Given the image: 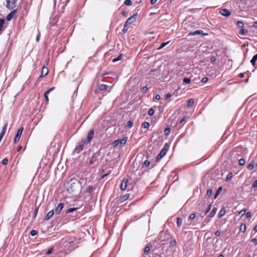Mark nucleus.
I'll return each mask as SVG.
<instances>
[{"instance_id":"e2e57ef3","label":"nucleus","mask_w":257,"mask_h":257,"mask_svg":"<svg viewBox=\"0 0 257 257\" xmlns=\"http://www.w3.org/2000/svg\"><path fill=\"white\" fill-rule=\"evenodd\" d=\"M220 231L219 230H218L215 232V235L216 236H219L220 235Z\"/></svg>"},{"instance_id":"6e6d98bb","label":"nucleus","mask_w":257,"mask_h":257,"mask_svg":"<svg viewBox=\"0 0 257 257\" xmlns=\"http://www.w3.org/2000/svg\"><path fill=\"white\" fill-rule=\"evenodd\" d=\"M211 204H209L208 207H207V210H206V211L204 213V214H207L209 211V210L211 209Z\"/></svg>"},{"instance_id":"9d476101","label":"nucleus","mask_w":257,"mask_h":257,"mask_svg":"<svg viewBox=\"0 0 257 257\" xmlns=\"http://www.w3.org/2000/svg\"><path fill=\"white\" fill-rule=\"evenodd\" d=\"M55 89V87H52L50 88H49L47 91L45 92V93H44V97H45V100L47 101V102H48L49 101V98H48V94L52 91H53L54 89Z\"/></svg>"},{"instance_id":"a18cd8bd","label":"nucleus","mask_w":257,"mask_h":257,"mask_svg":"<svg viewBox=\"0 0 257 257\" xmlns=\"http://www.w3.org/2000/svg\"><path fill=\"white\" fill-rule=\"evenodd\" d=\"M7 126H8V123H6V124H5L4 127H3V129H2V131L1 132L3 133L4 134H5L6 130H7Z\"/></svg>"},{"instance_id":"7ed1b4c3","label":"nucleus","mask_w":257,"mask_h":257,"mask_svg":"<svg viewBox=\"0 0 257 257\" xmlns=\"http://www.w3.org/2000/svg\"><path fill=\"white\" fill-rule=\"evenodd\" d=\"M16 7V0H7V7L9 10H14Z\"/></svg>"},{"instance_id":"e433bc0d","label":"nucleus","mask_w":257,"mask_h":257,"mask_svg":"<svg viewBox=\"0 0 257 257\" xmlns=\"http://www.w3.org/2000/svg\"><path fill=\"white\" fill-rule=\"evenodd\" d=\"M155 110L153 108H150L148 111V115L149 116H152L154 115Z\"/></svg>"},{"instance_id":"de8ad7c7","label":"nucleus","mask_w":257,"mask_h":257,"mask_svg":"<svg viewBox=\"0 0 257 257\" xmlns=\"http://www.w3.org/2000/svg\"><path fill=\"white\" fill-rule=\"evenodd\" d=\"M148 90V88L147 86H144L142 88V92L144 93H146Z\"/></svg>"},{"instance_id":"a878e982","label":"nucleus","mask_w":257,"mask_h":257,"mask_svg":"<svg viewBox=\"0 0 257 257\" xmlns=\"http://www.w3.org/2000/svg\"><path fill=\"white\" fill-rule=\"evenodd\" d=\"M236 25L237 27H238V28H243L244 26V24L241 21H237Z\"/></svg>"},{"instance_id":"4c0bfd02","label":"nucleus","mask_w":257,"mask_h":257,"mask_svg":"<svg viewBox=\"0 0 257 257\" xmlns=\"http://www.w3.org/2000/svg\"><path fill=\"white\" fill-rule=\"evenodd\" d=\"M150 164V162L149 160H146L143 164V167H148Z\"/></svg>"},{"instance_id":"052dcab7","label":"nucleus","mask_w":257,"mask_h":257,"mask_svg":"<svg viewBox=\"0 0 257 257\" xmlns=\"http://www.w3.org/2000/svg\"><path fill=\"white\" fill-rule=\"evenodd\" d=\"M252 187L253 188H257V180H255L253 183Z\"/></svg>"},{"instance_id":"4468645a","label":"nucleus","mask_w":257,"mask_h":257,"mask_svg":"<svg viewBox=\"0 0 257 257\" xmlns=\"http://www.w3.org/2000/svg\"><path fill=\"white\" fill-rule=\"evenodd\" d=\"M225 212H226V211H225V208L224 207L222 208L218 213V218H221V217H222L225 215Z\"/></svg>"},{"instance_id":"423d86ee","label":"nucleus","mask_w":257,"mask_h":257,"mask_svg":"<svg viewBox=\"0 0 257 257\" xmlns=\"http://www.w3.org/2000/svg\"><path fill=\"white\" fill-rule=\"evenodd\" d=\"M219 14L225 17H228L231 15V12L226 9H221L219 11Z\"/></svg>"},{"instance_id":"5fc2aeb1","label":"nucleus","mask_w":257,"mask_h":257,"mask_svg":"<svg viewBox=\"0 0 257 257\" xmlns=\"http://www.w3.org/2000/svg\"><path fill=\"white\" fill-rule=\"evenodd\" d=\"M8 160L6 158H5L3 160H2V164L3 165H7L8 164Z\"/></svg>"},{"instance_id":"bb28decb","label":"nucleus","mask_w":257,"mask_h":257,"mask_svg":"<svg viewBox=\"0 0 257 257\" xmlns=\"http://www.w3.org/2000/svg\"><path fill=\"white\" fill-rule=\"evenodd\" d=\"M191 82V79L188 77H185L183 79V82L185 84H189Z\"/></svg>"},{"instance_id":"c756f323","label":"nucleus","mask_w":257,"mask_h":257,"mask_svg":"<svg viewBox=\"0 0 257 257\" xmlns=\"http://www.w3.org/2000/svg\"><path fill=\"white\" fill-rule=\"evenodd\" d=\"M142 127L145 128H148L150 126V123L149 122H147V121H144L143 123H142Z\"/></svg>"},{"instance_id":"680f3d73","label":"nucleus","mask_w":257,"mask_h":257,"mask_svg":"<svg viewBox=\"0 0 257 257\" xmlns=\"http://www.w3.org/2000/svg\"><path fill=\"white\" fill-rule=\"evenodd\" d=\"M121 14L125 17H126L127 16V15H128V13L126 11H122L121 12Z\"/></svg>"},{"instance_id":"72a5a7b5","label":"nucleus","mask_w":257,"mask_h":257,"mask_svg":"<svg viewBox=\"0 0 257 257\" xmlns=\"http://www.w3.org/2000/svg\"><path fill=\"white\" fill-rule=\"evenodd\" d=\"M21 136H18V135H16L15 137L14 140V144L17 143L20 139Z\"/></svg>"},{"instance_id":"2eb2a0df","label":"nucleus","mask_w":257,"mask_h":257,"mask_svg":"<svg viewBox=\"0 0 257 257\" xmlns=\"http://www.w3.org/2000/svg\"><path fill=\"white\" fill-rule=\"evenodd\" d=\"M16 13V11H13L11 12L7 17V20L8 21H11L14 17Z\"/></svg>"},{"instance_id":"20e7f679","label":"nucleus","mask_w":257,"mask_h":257,"mask_svg":"<svg viewBox=\"0 0 257 257\" xmlns=\"http://www.w3.org/2000/svg\"><path fill=\"white\" fill-rule=\"evenodd\" d=\"M138 17V15L137 13L133 14L132 17L128 18L126 21L125 23H126V25H129L134 23L136 21Z\"/></svg>"},{"instance_id":"f704fd0d","label":"nucleus","mask_w":257,"mask_h":257,"mask_svg":"<svg viewBox=\"0 0 257 257\" xmlns=\"http://www.w3.org/2000/svg\"><path fill=\"white\" fill-rule=\"evenodd\" d=\"M76 209H77L76 208H70L67 210L66 214H68V213L73 212V211H75Z\"/></svg>"},{"instance_id":"f3484780","label":"nucleus","mask_w":257,"mask_h":257,"mask_svg":"<svg viewBox=\"0 0 257 257\" xmlns=\"http://www.w3.org/2000/svg\"><path fill=\"white\" fill-rule=\"evenodd\" d=\"M254 162L253 161H251L250 162V163L247 165V169L249 170H251L254 167Z\"/></svg>"},{"instance_id":"6ab92c4d","label":"nucleus","mask_w":257,"mask_h":257,"mask_svg":"<svg viewBox=\"0 0 257 257\" xmlns=\"http://www.w3.org/2000/svg\"><path fill=\"white\" fill-rule=\"evenodd\" d=\"M122 56H123V54H119L116 58H114L112 60V62H117L118 61L122 59Z\"/></svg>"},{"instance_id":"a19ab883","label":"nucleus","mask_w":257,"mask_h":257,"mask_svg":"<svg viewBox=\"0 0 257 257\" xmlns=\"http://www.w3.org/2000/svg\"><path fill=\"white\" fill-rule=\"evenodd\" d=\"M133 121L132 120H129L127 122V123H126V126L128 127V128H131L133 126Z\"/></svg>"},{"instance_id":"c03bdc74","label":"nucleus","mask_w":257,"mask_h":257,"mask_svg":"<svg viewBox=\"0 0 257 257\" xmlns=\"http://www.w3.org/2000/svg\"><path fill=\"white\" fill-rule=\"evenodd\" d=\"M124 5H125L126 6H129L132 5V2L131 0H125V1H124Z\"/></svg>"},{"instance_id":"a211bd4d","label":"nucleus","mask_w":257,"mask_h":257,"mask_svg":"<svg viewBox=\"0 0 257 257\" xmlns=\"http://www.w3.org/2000/svg\"><path fill=\"white\" fill-rule=\"evenodd\" d=\"M216 211H217V208L214 207L213 208L212 210L210 213L209 216L211 218L214 217V216L215 215V214L216 213Z\"/></svg>"},{"instance_id":"603ef678","label":"nucleus","mask_w":257,"mask_h":257,"mask_svg":"<svg viewBox=\"0 0 257 257\" xmlns=\"http://www.w3.org/2000/svg\"><path fill=\"white\" fill-rule=\"evenodd\" d=\"M208 80V78L206 77H204L202 78V79L201 80V82L202 83H206Z\"/></svg>"},{"instance_id":"aec40b11","label":"nucleus","mask_w":257,"mask_h":257,"mask_svg":"<svg viewBox=\"0 0 257 257\" xmlns=\"http://www.w3.org/2000/svg\"><path fill=\"white\" fill-rule=\"evenodd\" d=\"M222 187H219L218 189L217 190L216 193H215V196H214V198L216 199L217 198V197L220 194L221 191H222Z\"/></svg>"},{"instance_id":"f257e3e1","label":"nucleus","mask_w":257,"mask_h":257,"mask_svg":"<svg viewBox=\"0 0 257 257\" xmlns=\"http://www.w3.org/2000/svg\"><path fill=\"white\" fill-rule=\"evenodd\" d=\"M94 136L93 130H90L87 135L86 139L84 141H82L79 143V145L75 149V152L77 153L80 152L83 149L85 145L89 144L91 142Z\"/></svg>"},{"instance_id":"4d7b16f0","label":"nucleus","mask_w":257,"mask_h":257,"mask_svg":"<svg viewBox=\"0 0 257 257\" xmlns=\"http://www.w3.org/2000/svg\"><path fill=\"white\" fill-rule=\"evenodd\" d=\"M216 60V57L214 56H212L211 58H210V61L212 62V63H214Z\"/></svg>"},{"instance_id":"0eeeda50","label":"nucleus","mask_w":257,"mask_h":257,"mask_svg":"<svg viewBox=\"0 0 257 257\" xmlns=\"http://www.w3.org/2000/svg\"><path fill=\"white\" fill-rule=\"evenodd\" d=\"M64 207V204L59 203L55 209V212L56 214H59Z\"/></svg>"},{"instance_id":"79ce46f5","label":"nucleus","mask_w":257,"mask_h":257,"mask_svg":"<svg viewBox=\"0 0 257 257\" xmlns=\"http://www.w3.org/2000/svg\"><path fill=\"white\" fill-rule=\"evenodd\" d=\"M39 206L37 207L36 208L35 210V211L34 212L33 217V219L35 218L36 216H37V215L38 209H39Z\"/></svg>"},{"instance_id":"ea45409f","label":"nucleus","mask_w":257,"mask_h":257,"mask_svg":"<svg viewBox=\"0 0 257 257\" xmlns=\"http://www.w3.org/2000/svg\"><path fill=\"white\" fill-rule=\"evenodd\" d=\"M247 31L245 29H241L239 32V34L241 35H244L245 33H246Z\"/></svg>"},{"instance_id":"5701e85b","label":"nucleus","mask_w":257,"mask_h":257,"mask_svg":"<svg viewBox=\"0 0 257 257\" xmlns=\"http://www.w3.org/2000/svg\"><path fill=\"white\" fill-rule=\"evenodd\" d=\"M23 130H24V127L23 126L20 127L17 131L16 135H18V136H20L21 137Z\"/></svg>"},{"instance_id":"ddd939ff","label":"nucleus","mask_w":257,"mask_h":257,"mask_svg":"<svg viewBox=\"0 0 257 257\" xmlns=\"http://www.w3.org/2000/svg\"><path fill=\"white\" fill-rule=\"evenodd\" d=\"M5 20L4 19H0V34L2 33V32L5 29Z\"/></svg>"},{"instance_id":"2f4dec72","label":"nucleus","mask_w":257,"mask_h":257,"mask_svg":"<svg viewBox=\"0 0 257 257\" xmlns=\"http://www.w3.org/2000/svg\"><path fill=\"white\" fill-rule=\"evenodd\" d=\"M129 197H130L129 194H126L125 195H123L121 199V202H123V201H125L129 198Z\"/></svg>"},{"instance_id":"c9c22d12","label":"nucleus","mask_w":257,"mask_h":257,"mask_svg":"<svg viewBox=\"0 0 257 257\" xmlns=\"http://www.w3.org/2000/svg\"><path fill=\"white\" fill-rule=\"evenodd\" d=\"M245 163V160L244 159H240L238 160V164L240 166L244 165Z\"/></svg>"},{"instance_id":"bf43d9fd","label":"nucleus","mask_w":257,"mask_h":257,"mask_svg":"<svg viewBox=\"0 0 257 257\" xmlns=\"http://www.w3.org/2000/svg\"><path fill=\"white\" fill-rule=\"evenodd\" d=\"M245 210V209H243V210L239 211V215H241V216H242L244 215Z\"/></svg>"},{"instance_id":"774afa93","label":"nucleus","mask_w":257,"mask_h":257,"mask_svg":"<svg viewBox=\"0 0 257 257\" xmlns=\"http://www.w3.org/2000/svg\"><path fill=\"white\" fill-rule=\"evenodd\" d=\"M186 117L185 116H184L179 121V123L180 124H182L185 120Z\"/></svg>"},{"instance_id":"13d9d810","label":"nucleus","mask_w":257,"mask_h":257,"mask_svg":"<svg viewBox=\"0 0 257 257\" xmlns=\"http://www.w3.org/2000/svg\"><path fill=\"white\" fill-rule=\"evenodd\" d=\"M232 173H229L226 177V180H229L232 178Z\"/></svg>"},{"instance_id":"9b49d317","label":"nucleus","mask_w":257,"mask_h":257,"mask_svg":"<svg viewBox=\"0 0 257 257\" xmlns=\"http://www.w3.org/2000/svg\"><path fill=\"white\" fill-rule=\"evenodd\" d=\"M168 150V146H167V144H165L164 148L160 151V154H161L163 157H164L167 154Z\"/></svg>"},{"instance_id":"7c9ffc66","label":"nucleus","mask_w":257,"mask_h":257,"mask_svg":"<svg viewBox=\"0 0 257 257\" xmlns=\"http://www.w3.org/2000/svg\"><path fill=\"white\" fill-rule=\"evenodd\" d=\"M96 161V157L95 156H93L90 160V164H93Z\"/></svg>"},{"instance_id":"09e8293b","label":"nucleus","mask_w":257,"mask_h":257,"mask_svg":"<svg viewBox=\"0 0 257 257\" xmlns=\"http://www.w3.org/2000/svg\"><path fill=\"white\" fill-rule=\"evenodd\" d=\"M150 246H146L145 248V249H144V253L145 254H148L150 251Z\"/></svg>"},{"instance_id":"864d4df0","label":"nucleus","mask_w":257,"mask_h":257,"mask_svg":"<svg viewBox=\"0 0 257 257\" xmlns=\"http://www.w3.org/2000/svg\"><path fill=\"white\" fill-rule=\"evenodd\" d=\"M37 234V231L35 230H32L30 232V234L31 236H33L36 235Z\"/></svg>"},{"instance_id":"f8f14e48","label":"nucleus","mask_w":257,"mask_h":257,"mask_svg":"<svg viewBox=\"0 0 257 257\" xmlns=\"http://www.w3.org/2000/svg\"><path fill=\"white\" fill-rule=\"evenodd\" d=\"M54 211L53 210L50 211L45 216V220H48L50 219L54 215Z\"/></svg>"},{"instance_id":"4be33fe9","label":"nucleus","mask_w":257,"mask_h":257,"mask_svg":"<svg viewBox=\"0 0 257 257\" xmlns=\"http://www.w3.org/2000/svg\"><path fill=\"white\" fill-rule=\"evenodd\" d=\"M240 231L242 232H244L246 230V225L244 223H242L241 224L240 227Z\"/></svg>"},{"instance_id":"58836bf2","label":"nucleus","mask_w":257,"mask_h":257,"mask_svg":"<svg viewBox=\"0 0 257 257\" xmlns=\"http://www.w3.org/2000/svg\"><path fill=\"white\" fill-rule=\"evenodd\" d=\"M177 244V242L175 239H172L170 241V245L172 246H175Z\"/></svg>"},{"instance_id":"cd10ccee","label":"nucleus","mask_w":257,"mask_h":257,"mask_svg":"<svg viewBox=\"0 0 257 257\" xmlns=\"http://www.w3.org/2000/svg\"><path fill=\"white\" fill-rule=\"evenodd\" d=\"M176 223H177L178 227H180L182 223V219L178 217L177 218Z\"/></svg>"},{"instance_id":"338daca9","label":"nucleus","mask_w":257,"mask_h":257,"mask_svg":"<svg viewBox=\"0 0 257 257\" xmlns=\"http://www.w3.org/2000/svg\"><path fill=\"white\" fill-rule=\"evenodd\" d=\"M251 213L250 212H247L246 213V218H250L251 217Z\"/></svg>"},{"instance_id":"3c124183","label":"nucleus","mask_w":257,"mask_h":257,"mask_svg":"<svg viewBox=\"0 0 257 257\" xmlns=\"http://www.w3.org/2000/svg\"><path fill=\"white\" fill-rule=\"evenodd\" d=\"M195 218V213H191L189 216V219L193 220Z\"/></svg>"},{"instance_id":"412c9836","label":"nucleus","mask_w":257,"mask_h":257,"mask_svg":"<svg viewBox=\"0 0 257 257\" xmlns=\"http://www.w3.org/2000/svg\"><path fill=\"white\" fill-rule=\"evenodd\" d=\"M108 86L105 84H101L99 86V88L101 91H104L107 89Z\"/></svg>"},{"instance_id":"f03ea898","label":"nucleus","mask_w":257,"mask_h":257,"mask_svg":"<svg viewBox=\"0 0 257 257\" xmlns=\"http://www.w3.org/2000/svg\"><path fill=\"white\" fill-rule=\"evenodd\" d=\"M69 187L67 191L69 193H72L74 191L75 187L79 185V182L77 180H71L68 183Z\"/></svg>"},{"instance_id":"8fccbe9b","label":"nucleus","mask_w":257,"mask_h":257,"mask_svg":"<svg viewBox=\"0 0 257 257\" xmlns=\"http://www.w3.org/2000/svg\"><path fill=\"white\" fill-rule=\"evenodd\" d=\"M127 26L128 25H126V23H125L124 24V27H123V29L122 30V32L124 33H125L127 32V31H128V27H127Z\"/></svg>"},{"instance_id":"49530a36","label":"nucleus","mask_w":257,"mask_h":257,"mask_svg":"<svg viewBox=\"0 0 257 257\" xmlns=\"http://www.w3.org/2000/svg\"><path fill=\"white\" fill-rule=\"evenodd\" d=\"M170 133V128L169 127L166 128L164 130L165 135H168Z\"/></svg>"},{"instance_id":"dca6fc26","label":"nucleus","mask_w":257,"mask_h":257,"mask_svg":"<svg viewBox=\"0 0 257 257\" xmlns=\"http://www.w3.org/2000/svg\"><path fill=\"white\" fill-rule=\"evenodd\" d=\"M256 60H257V53L253 56V57L252 58V59L250 60V63L252 66H255V62H256Z\"/></svg>"},{"instance_id":"39448f33","label":"nucleus","mask_w":257,"mask_h":257,"mask_svg":"<svg viewBox=\"0 0 257 257\" xmlns=\"http://www.w3.org/2000/svg\"><path fill=\"white\" fill-rule=\"evenodd\" d=\"M49 73V70L47 66L44 65L41 69V73L40 78H42L46 76Z\"/></svg>"},{"instance_id":"0e129e2a","label":"nucleus","mask_w":257,"mask_h":257,"mask_svg":"<svg viewBox=\"0 0 257 257\" xmlns=\"http://www.w3.org/2000/svg\"><path fill=\"white\" fill-rule=\"evenodd\" d=\"M163 157H164L161 154L159 153V154L157 156V160H159L161 159Z\"/></svg>"},{"instance_id":"393cba45","label":"nucleus","mask_w":257,"mask_h":257,"mask_svg":"<svg viewBox=\"0 0 257 257\" xmlns=\"http://www.w3.org/2000/svg\"><path fill=\"white\" fill-rule=\"evenodd\" d=\"M126 141H127V138L124 137V138H123L121 140H120L119 143L121 145L124 146L126 144Z\"/></svg>"},{"instance_id":"69168bd1","label":"nucleus","mask_w":257,"mask_h":257,"mask_svg":"<svg viewBox=\"0 0 257 257\" xmlns=\"http://www.w3.org/2000/svg\"><path fill=\"white\" fill-rule=\"evenodd\" d=\"M53 250V248H51L46 252V253L47 254H50L52 252Z\"/></svg>"},{"instance_id":"1a4fd4ad","label":"nucleus","mask_w":257,"mask_h":257,"mask_svg":"<svg viewBox=\"0 0 257 257\" xmlns=\"http://www.w3.org/2000/svg\"><path fill=\"white\" fill-rule=\"evenodd\" d=\"M200 34H201L202 35H207V34L203 33L202 30H196V31H195L194 32H193L189 33V35H190V36H195V35H200Z\"/></svg>"},{"instance_id":"473e14b6","label":"nucleus","mask_w":257,"mask_h":257,"mask_svg":"<svg viewBox=\"0 0 257 257\" xmlns=\"http://www.w3.org/2000/svg\"><path fill=\"white\" fill-rule=\"evenodd\" d=\"M193 103L194 100L193 99H189L187 103V106H191L193 104Z\"/></svg>"},{"instance_id":"c85d7f7f","label":"nucleus","mask_w":257,"mask_h":257,"mask_svg":"<svg viewBox=\"0 0 257 257\" xmlns=\"http://www.w3.org/2000/svg\"><path fill=\"white\" fill-rule=\"evenodd\" d=\"M170 41H168L167 42H163L160 46L159 47L158 49L160 50V49H162L163 48H164L165 46H166L167 45H168L169 43H170Z\"/></svg>"},{"instance_id":"b1692460","label":"nucleus","mask_w":257,"mask_h":257,"mask_svg":"<svg viewBox=\"0 0 257 257\" xmlns=\"http://www.w3.org/2000/svg\"><path fill=\"white\" fill-rule=\"evenodd\" d=\"M120 143V140H116L113 141L112 143V146L113 148H115L118 146Z\"/></svg>"},{"instance_id":"37998d69","label":"nucleus","mask_w":257,"mask_h":257,"mask_svg":"<svg viewBox=\"0 0 257 257\" xmlns=\"http://www.w3.org/2000/svg\"><path fill=\"white\" fill-rule=\"evenodd\" d=\"M206 194L208 196L210 197L212 195V190L211 189H208L206 192Z\"/></svg>"},{"instance_id":"6e6552de","label":"nucleus","mask_w":257,"mask_h":257,"mask_svg":"<svg viewBox=\"0 0 257 257\" xmlns=\"http://www.w3.org/2000/svg\"><path fill=\"white\" fill-rule=\"evenodd\" d=\"M128 180L126 178H124L120 185V189L121 190H126L127 186Z\"/></svg>"}]
</instances>
